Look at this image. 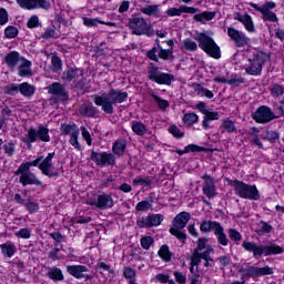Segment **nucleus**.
Instances as JSON below:
<instances>
[{
    "label": "nucleus",
    "mask_w": 284,
    "mask_h": 284,
    "mask_svg": "<svg viewBox=\"0 0 284 284\" xmlns=\"http://www.w3.org/2000/svg\"><path fill=\"white\" fill-rule=\"evenodd\" d=\"M197 41V44L196 42ZM195 41L190 38L183 40V49L187 52H196V50H203L211 59H221V47L216 44L214 38L205 32H200L195 37Z\"/></svg>",
    "instance_id": "1"
},
{
    "label": "nucleus",
    "mask_w": 284,
    "mask_h": 284,
    "mask_svg": "<svg viewBox=\"0 0 284 284\" xmlns=\"http://www.w3.org/2000/svg\"><path fill=\"white\" fill-rule=\"evenodd\" d=\"M128 91L111 88L108 92H103L101 95L93 94V103L101 108L104 114H114V105L119 103H125L128 101Z\"/></svg>",
    "instance_id": "2"
},
{
    "label": "nucleus",
    "mask_w": 284,
    "mask_h": 284,
    "mask_svg": "<svg viewBox=\"0 0 284 284\" xmlns=\"http://www.w3.org/2000/svg\"><path fill=\"white\" fill-rule=\"evenodd\" d=\"M125 150H128V140L120 138L112 145L113 153H108L106 151L99 153L92 150L90 159L98 168H108L110 165L113 168V165H116V156H123Z\"/></svg>",
    "instance_id": "3"
},
{
    "label": "nucleus",
    "mask_w": 284,
    "mask_h": 284,
    "mask_svg": "<svg viewBox=\"0 0 284 284\" xmlns=\"http://www.w3.org/2000/svg\"><path fill=\"white\" fill-rule=\"evenodd\" d=\"M243 250L245 252H250L253 254V258L255 261H258V258H263V256H276L278 254H283V248L281 245L273 243L271 245H265V244H258L254 241H244L242 243Z\"/></svg>",
    "instance_id": "4"
},
{
    "label": "nucleus",
    "mask_w": 284,
    "mask_h": 284,
    "mask_svg": "<svg viewBox=\"0 0 284 284\" xmlns=\"http://www.w3.org/2000/svg\"><path fill=\"white\" fill-rule=\"evenodd\" d=\"M248 65L245 67V72L250 77H261L263 74V65L270 61V54L267 52L254 49L246 55Z\"/></svg>",
    "instance_id": "5"
},
{
    "label": "nucleus",
    "mask_w": 284,
    "mask_h": 284,
    "mask_svg": "<svg viewBox=\"0 0 284 284\" xmlns=\"http://www.w3.org/2000/svg\"><path fill=\"white\" fill-rule=\"evenodd\" d=\"M229 185L233 187L235 196L247 201H261V192L256 184H247L239 179L230 180Z\"/></svg>",
    "instance_id": "6"
},
{
    "label": "nucleus",
    "mask_w": 284,
    "mask_h": 284,
    "mask_svg": "<svg viewBox=\"0 0 284 284\" xmlns=\"http://www.w3.org/2000/svg\"><path fill=\"white\" fill-rule=\"evenodd\" d=\"M128 28L131 29V34H134L135 37H154V29L148 24V21L144 18L139 17L138 13L131 14Z\"/></svg>",
    "instance_id": "7"
},
{
    "label": "nucleus",
    "mask_w": 284,
    "mask_h": 284,
    "mask_svg": "<svg viewBox=\"0 0 284 284\" xmlns=\"http://www.w3.org/2000/svg\"><path fill=\"white\" fill-rule=\"evenodd\" d=\"M37 141L50 143V129H48V126L40 125L38 130L34 126H31L26 136L22 138V143L29 149L32 148V143H37Z\"/></svg>",
    "instance_id": "8"
},
{
    "label": "nucleus",
    "mask_w": 284,
    "mask_h": 284,
    "mask_svg": "<svg viewBox=\"0 0 284 284\" xmlns=\"http://www.w3.org/2000/svg\"><path fill=\"white\" fill-rule=\"evenodd\" d=\"M148 79L158 85H172V81H174V74L165 73L159 69V67L154 65V63H150L148 69Z\"/></svg>",
    "instance_id": "9"
},
{
    "label": "nucleus",
    "mask_w": 284,
    "mask_h": 284,
    "mask_svg": "<svg viewBox=\"0 0 284 284\" xmlns=\"http://www.w3.org/2000/svg\"><path fill=\"white\" fill-rule=\"evenodd\" d=\"M251 116L258 125H267V123H272V121L278 119L272 108L265 104L260 105Z\"/></svg>",
    "instance_id": "10"
},
{
    "label": "nucleus",
    "mask_w": 284,
    "mask_h": 284,
    "mask_svg": "<svg viewBox=\"0 0 284 284\" xmlns=\"http://www.w3.org/2000/svg\"><path fill=\"white\" fill-rule=\"evenodd\" d=\"M165 216L161 213H151L148 216H142L136 220V225L140 230H150L151 227H159L163 223Z\"/></svg>",
    "instance_id": "11"
},
{
    "label": "nucleus",
    "mask_w": 284,
    "mask_h": 284,
    "mask_svg": "<svg viewBox=\"0 0 284 284\" xmlns=\"http://www.w3.org/2000/svg\"><path fill=\"white\" fill-rule=\"evenodd\" d=\"M240 274L245 273L243 276L247 278H253L256 281V278H261V276H272L274 274V268L270 267L268 265H265L263 267L258 266H250L247 270L246 268H241Z\"/></svg>",
    "instance_id": "12"
},
{
    "label": "nucleus",
    "mask_w": 284,
    "mask_h": 284,
    "mask_svg": "<svg viewBox=\"0 0 284 284\" xmlns=\"http://www.w3.org/2000/svg\"><path fill=\"white\" fill-rule=\"evenodd\" d=\"M22 10H50L52 3L48 0H16Z\"/></svg>",
    "instance_id": "13"
},
{
    "label": "nucleus",
    "mask_w": 284,
    "mask_h": 284,
    "mask_svg": "<svg viewBox=\"0 0 284 284\" xmlns=\"http://www.w3.org/2000/svg\"><path fill=\"white\" fill-rule=\"evenodd\" d=\"M227 36L233 41L235 48H245V45H250L252 42L250 37H246L244 32L239 31L233 27L227 28Z\"/></svg>",
    "instance_id": "14"
},
{
    "label": "nucleus",
    "mask_w": 284,
    "mask_h": 284,
    "mask_svg": "<svg viewBox=\"0 0 284 284\" xmlns=\"http://www.w3.org/2000/svg\"><path fill=\"white\" fill-rule=\"evenodd\" d=\"M203 181L202 192L206 199H216L219 192H216V182L214 178L209 174H204L201 176Z\"/></svg>",
    "instance_id": "15"
},
{
    "label": "nucleus",
    "mask_w": 284,
    "mask_h": 284,
    "mask_svg": "<svg viewBox=\"0 0 284 284\" xmlns=\"http://www.w3.org/2000/svg\"><path fill=\"white\" fill-rule=\"evenodd\" d=\"M88 204L98 210H111V207H114V199L111 194L103 193L99 194L97 200L89 201Z\"/></svg>",
    "instance_id": "16"
},
{
    "label": "nucleus",
    "mask_w": 284,
    "mask_h": 284,
    "mask_svg": "<svg viewBox=\"0 0 284 284\" xmlns=\"http://www.w3.org/2000/svg\"><path fill=\"white\" fill-rule=\"evenodd\" d=\"M78 77H85V70L68 65L62 72L61 80L64 83H72Z\"/></svg>",
    "instance_id": "17"
},
{
    "label": "nucleus",
    "mask_w": 284,
    "mask_h": 284,
    "mask_svg": "<svg viewBox=\"0 0 284 284\" xmlns=\"http://www.w3.org/2000/svg\"><path fill=\"white\" fill-rule=\"evenodd\" d=\"M43 161V155H39L33 161L22 162L18 170L13 172L16 176H23V174L30 173V168H37L39 163Z\"/></svg>",
    "instance_id": "18"
},
{
    "label": "nucleus",
    "mask_w": 284,
    "mask_h": 284,
    "mask_svg": "<svg viewBox=\"0 0 284 284\" xmlns=\"http://www.w3.org/2000/svg\"><path fill=\"white\" fill-rule=\"evenodd\" d=\"M49 94H53V97H60L61 101H68L70 95L68 94L65 87L61 84V82H53L48 87Z\"/></svg>",
    "instance_id": "19"
},
{
    "label": "nucleus",
    "mask_w": 284,
    "mask_h": 284,
    "mask_svg": "<svg viewBox=\"0 0 284 284\" xmlns=\"http://www.w3.org/2000/svg\"><path fill=\"white\" fill-rule=\"evenodd\" d=\"M183 12L186 14H196V12H199V8L182 4L180 8H169L165 11V14H168V17H181Z\"/></svg>",
    "instance_id": "20"
},
{
    "label": "nucleus",
    "mask_w": 284,
    "mask_h": 284,
    "mask_svg": "<svg viewBox=\"0 0 284 284\" xmlns=\"http://www.w3.org/2000/svg\"><path fill=\"white\" fill-rule=\"evenodd\" d=\"M18 77L22 79L32 77V61L28 60L26 57H21V64L18 67Z\"/></svg>",
    "instance_id": "21"
},
{
    "label": "nucleus",
    "mask_w": 284,
    "mask_h": 284,
    "mask_svg": "<svg viewBox=\"0 0 284 284\" xmlns=\"http://www.w3.org/2000/svg\"><path fill=\"white\" fill-rule=\"evenodd\" d=\"M90 270L85 265L81 264H73V265H67V273L70 274V276H73V278H77L78 281H81L83 278V274L85 272H89Z\"/></svg>",
    "instance_id": "22"
},
{
    "label": "nucleus",
    "mask_w": 284,
    "mask_h": 284,
    "mask_svg": "<svg viewBox=\"0 0 284 284\" xmlns=\"http://www.w3.org/2000/svg\"><path fill=\"white\" fill-rule=\"evenodd\" d=\"M37 168L40 170L43 176H48L49 179H59L60 176L58 170L50 171L53 168L52 162H39Z\"/></svg>",
    "instance_id": "23"
},
{
    "label": "nucleus",
    "mask_w": 284,
    "mask_h": 284,
    "mask_svg": "<svg viewBox=\"0 0 284 284\" xmlns=\"http://www.w3.org/2000/svg\"><path fill=\"white\" fill-rule=\"evenodd\" d=\"M19 183L22 184L23 187H27V185H43V182L32 172L20 175Z\"/></svg>",
    "instance_id": "24"
},
{
    "label": "nucleus",
    "mask_w": 284,
    "mask_h": 284,
    "mask_svg": "<svg viewBox=\"0 0 284 284\" xmlns=\"http://www.w3.org/2000/svg\"><path fill=\"white\" fill-rule=\"evenodd\" d=\"M190 212L182 211L173 219V227H178V230H185L187 223H190Z\"/></svg>",
    "instance_id": "25"
},
{
    "label": "nucleus",
    "mask_w": 284,
    "mask_h": 284,
    "mask_svg": "<svg viewBox=\"0 0 284 284\" xmlns=\"http://www.w3.org/2000/svg\"><path fill=\"white\" fill-rule=\"evenodd\" d=\"M19 94L24 97L26 99H32L37 93V87L34 84H30L29 82L18 83Z\"/></svg>",
    "instance_id": "26"
},
{
    "label": "nucleus",
    "mask_w": 284,
    "mask_h": 284,
    "mask_svg": "<svg viewBox=\"0 0 284 284\" xmlns=\"http://www.w3.org/2000/svg\"><path fill=\"white\" fill-rule=\"evenodd\" d=\"M79 114L81 116H87L88 119H94L97 118V114H99V109L92 103L81 104L79 108Z\"/></svg>",
    "instance_id": "27"
},
{
    "label": "nucleus",
    "mask_w": 284,
    "mask_h": 284,
    "mask_svg": "<svg viewBox=\"0 0 284 284\" xmlns=\"http://www.w3.org/2000/svg\"><path fill=\"white\" fill-rule=\"evenodd\" d=\"M19 61H21V54L19 51H10L4 55V63L10 70H14V68L19 65Z\"/></svg>",
    "instance_id": "28"
},
{
    "label": "nucleus",
    "mask_w": 284,
    "mask_h": 284,
    "mask_svg": "<svg viewBox=\"0 0 284 284\" xmlns=\"http://www.w3.org/2000/svg\"><path fill=\"white\" fill-rule=\"evenodd\" d=\"M220 225H221V222L203 220L200 223V231L202 232V234H210V232L215 233Z\"/></svg>",
    "instance_id": "29"
},
{
    "label": "nucleus",
    "mask_w": 284,
    "mask_h": 284,
    "mask_svg": "<svg viewBox=\"0 0 284 284\" xmlns=\"http://www.w3.org/2000/svg\"><path fill=\"white\" fill-rule=\"evenodd\" d=\"M140 11L146 17H154V19H160L161 17V7L159 4H149L142 7Z\"/></svg>",
    "instance_id": "30"
},
{
    "label": "nucleus",
    "mask_w": 284,
    "mask_h": 284,
    "mask_svg": "<svg viewBox=\"0 0 284 284\" xmlns=\"http://www.w3.org/2000/svg\"><path fill=\"white\" fill-rule=\"evenodd\" d=\"M0 250H1V254L6 258H12V256L17 254V245H14V243L10 241H7L6 243L0 244Z\"/></svg>",
    "instance_id": "31"
},
{
    "label": "nucleus",
    "mask_w": 284,
    "mask_h": 284,
    "mask_svg": "<svg viewBox=\"0 0 284 284\" xmlns=\"http://www.w3.org/2000/svg\"><path fill=\"white\" fill-rule=\"evenodd\" d=\"M220 114L217 111H206L204 116H203V121H202V128L203 130H211L212 126H210V122L211 121H219L220 119Z\"/></svg>",
    "instance_id": "32"
},
{
    "label": "nucleus",
    "mask_w": 284,
    "mask_h": 284,
    "mask_svg": "<svg viewBox=\"0 0 284 284\" xmlns=\"http://www.w3.org/2000/svg\"><path fill=\"white\" fill-rule=\"evenodd\" d=\"M158 256L164 263H171L172 257L174 256V253H172V251H170V245L163 244L162 246H160V248L158 251Z\"/></svg>",
    "instance_id": "33"
},
{
    "label": "nucleus",
    "mask_w": 284,
    "mask_h": 284,
    "mask_svg": "<svg viewBox=\"0 0 284 284\" xmlns=\"http://www.w3.org/2000/svg\"><path fill=\"white\" fill-rule=\"evenodd\" d=\"M216 17V11H203L201 13H195L193 16V19L196 21V23H207V21H212Z\"/></svg>",
    "instance_id": "34"
},
{
    "label": "nucleus",
    "mask_w": 284,
    "mask_h": 284,
    "mask_svg": "<svg viewBox=\"0 0 284 284\" xmlns=\"http://www.w3.org/2000/svg\"><path fill=\"white\" fill-rule=\"evenodd\" d=\"M214 236H216V241L220 245H222V247H227V245H230V239H227V234H225V229L223 225H219Z\"/></svg>",
    "instance_id": "35"
},
{
    "label": "nucleus",
    "mask_w": 284,
    "mask_h": 284,
    "mask_svg": "<svg viewBox=\"0 0 284 284\" xmlns=\"http://www.w3.org/2000/svg\"><path fill=\"white\" fill-rule=\"evenodd\" d=\"M80 129H79V125H77V123L72 122L70 124L68 123H62L60 125V133H61V136H71V134H74L75 132H78Z\"/></svg>",
    "instance_id": "36"
},
{
    "label": "nucleus",
    "mask_w": 284,
    "mask_h": 284,
    "mask_svg": "<svg viewBox=\"0 0 284 284\" xmlns=\"http://www.w3.org/2000/svg\"><path fill=\"white\" fill-rule=\"evenodd\" d=\"M47 276L51 281H54V283H57L59 281H64V278H65V276L63 275V271H61V268H59L57 266L49 268Z\"/></svg>",
    "instance_id": "37"
},
{
    "label": "nucleus",
    "mask_w": 284,
    "mask_h": 284,
    "mask_svg": "<svg viewBox=\"0 0 284 284\" xmlns=\"http://www.w3.org/2000/svg\"><path fill=\"white\" fill-rule=\"evenodd\" d=\"M255 232L258 236H265V234H272V232H274V226L262 220L260 224H257Z\"/></svg>",
    "instance_id": "38"
},
{
    "label": "nucleus",
    "mask_w": 284,
    "mask_h": 284,
    "mask_svg": "<svg viewBox=\"0 0 284 284\" xmlns=\"http://www.w3.org/2000/svg\"><path fill=\"white\" fill-rule=\"evenodd\" d=\"M221 132L222 134H225V132H227L229 134H234V132H236V124H234V121H232V119L230 118L223 119Z\"/></svg>",
    "instance_id": "39"
},
{
    "label": "nucleus",
    "mask_w": 284,
    "mask_h": 284,
    "mask_svg": "<svg viewBox=\"0 0 284 284\" xmlns=\"http://www.w3.org/2000/svg\"><path fill=\"white\" fill-rule=\"evenodd\" d=\"M61 70H63V60L57 52L51 53V72H61Z\"/></svg>",
    "instance_id": "40"
},
{
    "label": "nucleus",
    "mask_w": 284,
    "mask_h": 284,
    "mask_svg": "<svg viewBox=\"0 0 284 284\" xmlns=\"http://www.w3.org/2000/svg\"><path fill=\"white\" fill-rule=\"evenodd\" d=\"M182 121L186 128H192V125L199 123V114L195 112L184 113Z\"/></svg>",
    "instance_id": "41"
},
{
    "label": "nucleus",
    "mask_w": 284,
    "mask_h": 284,
    "mask_svg": "<svg viewBox=\"0 0 284 284\" xmlns=\"http://www.w3.org/2000/svg\"><path fill=\"white\" fill-rule=\"evenodd\" d=\"M193 90L201 97H205L206 99H214V92L210 91V89L203 87L201 83H194Z\"/></svg>",
    "instance_id": "42"
},
{
    "label": "nucleus",
    "mask_w": 284,
    "mask_h": 284,
    "mask_svg": "<svg viewBox=\"0 0 284 284\" xmlns=\"http://www.w3.org/2000/svg\"><path fill=\"white\" fill-rule=\"evenodd\" d=\"M131 130L136 136H145V132H148V128L141 121H133Z\"/></svg>",
    "instance_id": "43"
},
{
    "label": "nucleus",
    "mask_w": 284,
    "mask_h": 284,
    "mask_svg": "<svg viewBox=\"0 0 284 284\" xmlns=\"http://www.w3.org/2000/svg\"><path fill=\"white\" fill-rule=\"evenodd\" d=\"M7 97H17L19 94V83H9L1 88Z\"/></svg>",
    "instance_id": "44"
},
{
    "label": "nucleus",
    "mask_w": 284,
    "mask_h": 284,
    "mask_svg": "<svg viewBox=\"0 0 284 284\" xmlns=\"http://www.w3.org/2000/svg\"><path fill=\"white\" fill-rule=\"evenodd\" d=\"M159 53L158 59H162V61H170V59H174V50L173 49H163L161 44H159Z\"/></svg>",
    "instance_id": "45"
},
{
    "label": "nucleus",
    "mask_w": 284,
    "mask_h": 284,
    "mask_svg": "<svg viewBox=\"0 0 284 284\" xmlns=\"http://www.w3.org/2000/svg\"><path fill=\"white\" fill-rule=\"evenodd\" d=\"M262 141H268L271 143H276L281 139V134L277 131H265L261 134Z\"/></svg>",
    "instance_id": "46"
},
{
    "label": "nucleus",
    "mask_w": 284,
    "mask_h": 284,
    "mask_svg": "<svg viewBox=\"0 0 284 284\" xmlns=\"http://www.w3.org/2000/svg\"><path fill=\"white\" fill-rule=\"evenodd\" d=\"M41 39L44 41H50V39H59V33H57V27L52 26L44 30L41 34Z\"/></svg>",
    "instance_id": "47"
},
{
    "label": "nucleus",
    "mask_w": 284,
    "mask_h": 284,
    "mask_svg": "<svg viewBox=\"0 0 284 284\" xmlns=\"http://www.w3.org/2000/svg\"><path fill=\"white\" fill-rule=\"evenodd\" d=\"M182 230L183 229L173 226L169 230V232L172 236H175L178 241H182L183 243H185V241H187V234L185 233V231H182Z\"/></svg>",
    "instance_id": "48"
},
{
    "label": "nucleus",
    "mask_w": 284,
    "mask_h": 284,
    "mask_svg": "<svg viewBox=\"0 0 284 284\" xmlns=\"http://www.w3.org/2000/svg\"><path fill=\"white\" fill-rule=\"evenodd\" d=\"M242 23L247 32H255L256 29L254 28V20H252V16H250V13H245L243 16Z\"/></svg>",
    "instance_id": "49"
},
{
    "label": "nucleus",
    "mask_w": 284,
    "mask_h": 284,
    "mask_svg": "<svg viewBox=\"0 0 284 284\" xmlns=\"http://www.w3.org/2000/svg\"><path fill=\"white\" fill-rule=\"evenodd\" d=\"M23 206L29 212V214H37V212H39V210H40L39 202H34V201H32L30 199H28L24 202Z\"/></svg>",
    "instance_id": "50"
},
{
    "label": "nucleus",
    "mask_w": 284,
    "mask_h": 284,
    "mask_svg": "<svg viewBox=\"0 0 284 284\" xmlns=\"http://www.w3.org/2000/svg\"><path fill=\"white\" fill-rule=\"evenodd\" d=\"M95 272H99V274H103V272H109V274H112L114 276V270L110 266V264H106L105 262H98L95 265Z\"/></svg>",
    "instance_id": "51"
},
{
    "label": "nucleus",
    "mask_w": 284,
    "mask_h": 284,
    "mask_svg": "<svg viewBox=\"0 0 284 284\" xmlns=\"http://www.w3.org/2000/svg\"><path fill=\"white\" fill-rule=\"evenodd\" d=\"M152 99L158 103V108H160L163 112L170 108V101L161 99V97L152 93Z\"/></svg>",
    "instance_id": "52"
},
{
    "label": "nucleus",
    "mask_w": 284,
    "mask_h": 284,
    "mask_svg": "<svg viewBox=\"0 0 284 284\" xmlns=\"http://www.w3.org/2000/svg\"><path fill=\"white\" fill-rule=\"evenodd\" d=\"M123 277L126 278V281H134V283H136V270L125 266L123 268Z\"/></svg>",
    "instance_id": "53"
},
{
    "label": "nucleus",
    "mask_w": 284,
    "mask_h": 284,
    "mask_svg": "<svg viewBox=\"0 0 284 284\" xmlns=\"http://www.w3.org/2000/svg\"><path fill=\"white\" fill-rule=\"evenodd\" d=\"M270 93H271V97H273L274 99H278L280 97H283L284 88H283V85L275 83L270 89Z\"/></svg>",
    "instance_id": "54"
},
{
    "label": "nucleus",
    "mask_w": 284,
    "mask_h": 284,
    "mask_svg": "<svg viewBox=\"0 0 284 284\" xmlns=\"http://www.w3.org/2000/svg\"><path fill=\"white\" fill-rule=\"evenodd\" d=\"M79 134H80V130L75 131V133H72L70 135L69 143L70 145H72V148L78 150V152H81V143L79 142Z\"/></svg>",
    "instance_id": "55"
},
{
    "label": "nucleus",
    "mask_w": 284,
    "mask_h": 284,
    "mask_svg": "<svg viewBox=\"0 0 284 284\" xmlns=\"http://www.w3.org/2000/svg\"><path fill=\"white\" fill-rule=\"evenodd\" d=\"M4 37L7 39H17L19 37V29L14 26H8L4 29Z\"/></svg>",
    "instance_id": "56"
},
{
    "label": "nucleus",
    "mask_w": 284,
    "mask_h": 284,
    "mask_svg": "<svg viewBox=\"0 0 284 284\" xmlns=\"http://www.w3.org/2000/svg\"><path fill=\"white\" fill-rule=\"evenodd\" d=\"M140 245L142 250H150L154 245V237L146 235L141 237Z\"/></svg>",
    "instance_id": "57"
},
{
    "label": "nucleus",
    "mask_w": 284,
    "mask_h": 284,
    "mask_svg": "<svg viewBox=\"0 0 284 284\" xmlns=\"http://www.w3.org/2000/svg\"><path fill=\"white\" fill-rule=\"evenodd\" d=\"M262 21H271L272 23H278V17L274 13V11H263L262 12Z\"/></svg>",
    "instance_id": "58"
},
{
    "label": "nucleus",
    "mask_w": 284,
    "mask_h": 284,
    "mask_svg": "<svg viewBox=\"0 0 284 284\" xmlns=\"http://www.w3.org/2000/svg\"><path fill=\"white\" fill-rule=\"evenodd\" d=\"M227 234H229L230 241H233L234 243H239L240 241H243V235L236 229H229Z\"/></svg>",
    "instance_id": "59"
},
{
    "label": "nucleus",
    "mask_w": 284,
    "mask_h": 284,
    "mask_svg": "<svg viewBox=\"0 0 284 284\" xmlns=\"http://www.w3.org/2000/svg\"><path fill=\"white\" fill-rule=\"evenodd\" d=\"M169 132L170 134H172V136H174V139H183V136H185V132L181 131V129L176 126V124L170 125Z\"/></svg>",
    "instance_id": "60"
},
{
    "label": "nucleus",
    "mask_w": 284,
    "mask_h": 284,
    "mask_svg": "<svg viewBox=\"0 0 284 284\" xmlns=\"http://www.w3.org/2000/svg\"><path fill=\"white\" fill-rule=\"evenodd\" d=\"M39 26H41V22H39V16L37 14L31 16L27 21V28H29V30H34V28H39Z\"/></svg>",
    "instance_id": "61"
},
{
    "label": "nucleus",
    "mask_w": 284,
    "mask_h": 284,
    "mask_svg": "<svg viewBox=\"0 0 284 284\" xmlns=\"http://www.w3.org/2000/svg\"><path fill=\"white\" fill-rule=\"evenodd\" d=\"M186 154H190V152L196 153V152H207V149L205 146H201L199 144H187L185 146Z\"/></svg>",
    "instance_id": "62"
},
{
    "label": "nucleus",
    "mask_w": 284,
    "mask_h": 284,
    "mask_svg": "<svg viewBox=\"0 0 284 284\" xmlns=\"http://www.w3.org/2000/svg\"><path fill=\"white\" fill-rule=\"evenodd\" d=\"M152 179L150 178H141V176H138L135 179H133V185H143L144 187H150V185H152Z\"/></svg>",
    "instance_id": "63"
},
{
    "label": "nucleus",
    "mask_w": 284,
    "mask_h": 284,
    "mask_svg": "<svg viewBox=\"0 0 284 284\" xmlns=\"http://www.w3.org/2000/svg\"><path fill=\"white\" fill-rule=\"evenodd\" d=\"M14 236H17V239L28 240L30 239V236H32V231H30V229L28 227H23V229H20L18 232H16Z\"/></svg>",
    "instance_id": "64"
}]
</instances>
